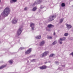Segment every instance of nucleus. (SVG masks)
I'll list each match as a JSON object with an SVG mask.
<instances>
[{"mask_svg":"<svg viewBox=\"0 0 73 73\" xmlns=\"http://www.w3.org/2000/svg\"><path fill=\"white\" fill-rule=\"evenodd\" d=\"M66 39V38H65V37H63L62 38H60V41H64Z\"/></svg>","mask_w":73,"mask_h":73,"instance_id":"obj_12","label":"nucleus"},{"mask_svg":"<svg viewBox=\"0 0 73 73\" xmlns=\"http://www.w3.org/2000/svg\"><path fill=\"white\" fill-rule=\"evenodd\" d=\"M61 5L62 7H65V5L64 3H62Z\"/></svg>","mask_w":73,"mask_h":73,"instance_id":"obj_18","label":"nucleus"},{"mask_svg":"<svg viewBox=\"0 0 73 73\" xmlns=\"http://www.w3.org/2000/svg\"><path fill=\"white\" fill-rule=\"evenodd\" d=\"M64 19H61L60 20V21L59 22L60 23H62V21H63L64 20Z\"/></svg>","mask_w":73,"mask_h":73,"instance_id":"obj_19","label":"nucleus"},{"mask_svg":"<svg viewBox=\"0 0 73 73\" xmlns=\"http://www.w3.org/2000/svg\"><path fill=\"white\" fill-rule=\"evenodd\" d=\"M28 50L30 53H31V52H32V48H29V49Z\"/></svg>","mask_w":73,"mask_h":73,"instance_id":"obj_20","label":"nucleus"},{"mask_svg":"<svg viewBox=\"0 0 73 73\" xmlns=\"http://www.w3.org/2000/svg\"><path fill=\"white\" fill-rule=\"evenodd\" d=\"M27 7H25L24 9V11H26V10H27Z\"/></svg>","mask_w":73,"mask_h":73,"instance_id":"obj_27","label":"nucleus"},{"mask_svg":"<svg viewBox=\"0 0 73 73\" xmlns=\"http://www.w3.org/2000/svg\"><path fill=\"white\" fill-rule=\"evenodd\" d=\"M17 0H11L10 1V3H15V2H16Z\"/></svg>","mask_w":73,"mask_h":73,"instance_id":"obj_13","label":"nucleus"},{"mask_svg":"<svg viewBox=\"0 0 73 73\" xmlns=\"http://www.w3.org/2000/svg\"><path fill=\"white\" fill-rule=\"evenodd\" d=\"M56 64H58V62H56Z\"/></svg>","mask_w":73,"mask_h":73,"instance_id":"obj_32","label":"nucleus"},{"mask_svg":"<svg viewBox=\"0 0 73 73\" xmlns=\"http://www.w3.org/2000/svg\"><path fill=\"white\" fill-rule=\"evenodd\" d=\"M13 60H9V62L10 63V64H12V63H13Z\"/></svg>","mask_w":73,"mask_h":73,"instance_id":"obj_17","label":"nucleus"},{"mask_svg":"<svg viewBox=\"0 0 73 73\" xmlns=\"http://www.w3.org/2000/svg\"><path fill=\"white\" fill-rule=\"evenodd\" d=\"M70 55H72V56H73V52L70 54Z\"/></svg>","mask_w":73,"mask_h":73,"instance_id":"obj_28","label":"nucleus"},{"mask_svg":"<svg viewBox=\"0 0 73 73\" xmlns=\"http://www.w3.org/2000/svg\"><path fill=\"white\" fill-rule=\"evenodd\" d=\"M11 11V10L9 7H6L3 11V12L2 13L1 15L5 16H7Z\"/></svg>","mask_w":73,"mask_h":73,"instance_id":"obj_1","label":"nucleus"},{"mask_svg":"<svg viewBox=\"0 0 73 73\" xmlns=\"http://www.w3.org/2000/svg\"><path fill=\"white\" fill-rule=\"evenodd\" d=\"M26 54H29L30 53V52H29V51L27 50V51L25 52Z\"/></svg>","mask_w":73,"mask_h":73,"instance_id":"obj_25","label":"nucleus"},{"mask_svg":"<svg viewBox=\"0 0 73 73\" xmlns=\"http://www.w3.org/2000/svg\"><path fill=\"white\" fill-rule=\"evenodd\" d=\"M45 43V42H44V41H43L42 42H41L40 44V46H42V45H43Z\"/></svg>","mask_w":73,"mask_h":73,"instance_id":"obj_10","label":"nucleus"},{"mask_svg":"<svg viewBox=\"0 0 73 73\" xmlns=\"http://www.w3.org/2000/svg\"><path fill=\"white\" fill-rule=\"evenodd\" d=\"M42 1V0H39L38 1V2L39 3V4H40V3H41Z\"/></svg>","mask_w":73,"mask_h":73,"instance_id":"obj_24","label":"nucleus"},{"mask_svg":"<svg viewBox=\"0 0 73 73\" xmlns=\"http://www.w3.org/2000/svg\"><path fill=\"white\" fill-rule=\"evenodd\" d=\"M68 35V33H66L64 34V36H67Z\"/></svg>","mask_w":73,"mask_h":73,"instance_id":"obj_26","label":"nucleus"},{"mask_svg":"<svg viewBox=\"0 0 73 73\" xmlns=\"http://www.w3.org/2000/svg\"><path fill=\"white\" fill-rule=\"evenodd\" d=\"M22 31L23 28L22 27H21V28L19 29L18 30L17 33L18 36H20V35L21 33V32H22Z\"/></svg>","mask_w":73,"mask_h":73,"instance_id":"obj_2","label":"nucleus"},{"mask_svg":"<svg viewBox=\"0 0 73 73\" xmlns=\"http://www.w3.org/2000/svg\"><path fill=\"white\" fill-rule=\"evenodd\" d=\"M47 27H48V28H52V27H54V26L52 24H50L48 25Z\"/></svg>","mask_w":73,"mask_h":73,"instance_id":"obj_9","label":"nucleus"},{"mask_svg":"<svg viewBox=\"0 0 73 73\" xmlns=\"http://www.w3.org/2000/svg\"><path fill=\"white\" fill-rule=\"evenodd\" d=\"M18 20V19H13L12 21L13 24H16V23H17Z\"/></svg>","mask_w":73,"mask_h":73,"instance_id":"obj_5","label":"nucleus"},{"mask_svg":"<svg viewBox=\"0 0 73 73\" xmlns=\"http://www.w3.org/2000/svg\"><path fill=\"white\" fill-rule=\"evenodd\" d=\"M53 35H54V36H55V35H56V33H55V32H54Z\"/></svg>","mask_w":73,"mask_h":73,"instance_id":"obj_29","label":"nucleus"},{"mask_svg":"<svg viewBox=\"0 0 73 73\" xmlns=\"http://www.w3.org/2000/svg\"><path fill=\"white\" fill-rule=\"evenodd\" d=\"M60 44H62V42H60Z\"/></svg>","mask_w":73,"mask_h":73,"instance_id":"obj_31","label":"nucleus"},{"mask_svg":"<svg viewBox=\"0 0 73 73\" xmlns=\"http://www.w3.org/2000/svg\"><path fill=\"white\" fill-rule=\"evenodd\" d=\"M36 9H37V8L36 7H35L33 8L32 9L33 11H36Z\"/></svg>","mask_w":73,"mask_h":73,"instance_id":"obj_15","label":"nucleus"},{"mask_svg":"<svg viewBox=\"0 0 73 73\" xmlns=\"http://www.w3.org/2000/svg\"><path fill=\"white\" fill-rule=\"evenodd\" d=\"M48 53L49 52H48V51L45 52L43 54H42L40 55V57H41V58L44 57H45V56H47Z\"/></svg>","mask_w":73,"mask_h":73,"instance_id":"obj_4","label":"nucleus"},{"mask_svg":"<svg viewBox=\"0 0 73 73\" xmlns=\"http://www.w3.org/2000/svg\"><path fill=\"white\" fill-rule=\"evenodd\" d=\"M0 17H1V16L0 15Z\"/></svg>","mask_w":73,"mask_h":73,"instance_id":"obj_34","label":"nucleus"},{"mask_svg":"<svg viewBox=\"0 0 73 73\" xmlns=\"http://www.w3.org/2000/svg\"><path fill=\"white\" fill-rule=\"evenodd\" d=\"M0 1H1L0 0Z\"/></svg>","mask_w":73,"mask_h":73,"instance_id":"obj_33","label":"nucleus"},{"mask_svg":"<svg viewBox=\"0 0 73 73\" xmlns=\"http://www.w3.org/2000/svg\"><path fill=\"white\" fill-rule=\"evenodd\" d=\"M31 28H32V30H33H33H34V27H31Z\"/></svg>","mask_w":73,"mask_h":73,"instance_id":"obj_30","label":"nucleus"},{"mask_svg":"<svg viewBox=\"0 0 73 73\" xmlns=\"http://www.w3.org/2000/svg\"><path fill=\"white\" fill-rule=\"evenodd\" d=\"M31 27H35V24L34 23H31L30 25Z\"/></svg>","mask_w":73,"mask_h":73,"instance_id":"obj_14","label":"nucleus"},{"mask_svg":"<svg viewBox=\"0 0 73 73\" xmlns=\"http://www.w3.org/2000/svg\"><path fill=\"white\" fill-rule=\"evenodd\" d=\"M66 25L67 27V28L68 29H70L72 27V26L70 25H68L67 24H66Z\"/></svg>","mask_w":73,"mask_h":73,"instance_id":"obj_8","label":"nucleus"},{"mask_svg":"<svg viewBox=\"0 0 73 73\" xmlns=\"http://www.w3.org/2000/svg\"><path fill=\"white\" fill-rule=\"evenodd\" d=\"M38 1H35V2H34V4H33V5H35V4H38Z\"/></svg>","mask_w":73,"mask_h":73,"instance_id":"obj_11","label":"nucleus"},{"mask_svg":"<svg viewBox=\"0 0 73 73\" xmlns=\"http://www.w3.org/2000/svg\"><path fill=\"white\" fill-rule=\"evenodd\" d=\"M39 68L40 69H42V70L43 69H45L46 68V66L45 65L43 66H42L40 67Z\"/></svg>","mask_w":73,"mask_h":73,"instance_id":"obj_6","label":"nucleus"},{"mask_svg":"<svg viewBox=\"0 0 73 73\" xmlns=\"http://www.w3.org/2000/svg\"><path fill=\"white\" fill-rule=\"evenodd\" d=\"M53 55H54V54H52L50 55L49 56V57H53Z\"/></svg>","mask_w":73,"mask_h":73,"instance_id":"obj_22","label":"nucleus"},{"mask_svg":"<svg viewBox=\"0 0 73 73\" xmlns=\"http://www.w3.org/2000/svg\"><path fill=\"white\" fill-rule=\"evenodd\" d=\"M55 17H56V16L54 15L51 16L48 19V21H52V20L54 19Z\"/></svg>","mask_w":73,"mask_h":73,"instance_id":"obj_3","label":"nucleus"},{"mask_svg":"<svg viewBox=\"0 0 73 73\" xmlns=\"http://www.w3.org/2000/svg\"><path fill=\"white\" fill-rule=\"evenodd\" d=\"M48 39H51L52 38V37L50 36H48Z\"/></svg>","mask_w":73,"mask_h":73,"instance_id":"obj_21","label":"nucleus"},{"mask_svg":"<svg viewBox=\"0 0 73 73\" xmlns=\"http://www.w3.org/2000/svg\"><path fill=\"white\" fill-rule=\"evenodd\" d=\"M7 66V64L2 65L0 67V70L2 69H3V68H5V67H6Z\"/></svg>","mask_w":73,"mask_h":73,"instance_id":"obj_7","label":"nucleus"},{"mask_svg":"<svg viewBox=\"0 0 73 73\" xmlns=\"http://www.w3.org/2000/svg\"><path fill=\"white\" fill-rule=\"evenodd\" d=\"M36 38H37V39H40L41 38V36H37L36 37Z\"/></svg>","mask_w":73,"mask_h":73,"instance_id":"obj_16","label":"nucleus"},{"mask_svg":"<svg viewBox=\"0 0 73 73\" xmlns=\"http://www.w3.org/2000/svg\"><path fill=\"white\" fill-rule=\"evenodd\" d=\"M57 44V42L56 41H54L52 43L53 45H55V44Z\"/></svg>","mask_w":73,"mask_h":73,"instance_id":"obj_23","label":"nucleus"}]
</instances>
